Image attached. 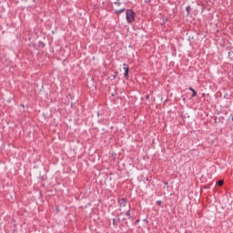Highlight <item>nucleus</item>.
<instances>
[{"label":"nucleus","instance_id":"obj_1","mask_svg":"<svg viewBox=\"0 0 233 233\" xmlns=\"http://www.w3.org/2000/svg\"><path fill=\"white\" fill-rule=\"evenodd\" d=\"M126 19L128 24L134 23L136 21V12L132 9H127L126 11Z\"/></svg>","mask_w":233,"mask_h":233},{"label":"nucleus","instance_id":"obj_2","mask_svg":"<svg viewBox=\"0 0 233 233\" xmlns=\"http://www.w3.org/2000/svg\"><path fill=\"white\" fill-rule=\"evenodd\" d=\"M123 66H124V70H125L124 77H125V79H128V72H129L128 66L126 63H124Z\"/></svg>","mask_w":233,"mask_h":233},{"label":"nucleus","instance_id":"obj_3","mask_svg":"<svg viewBox=\"0 0 233 233\" xmlns=\"http://www.w3.org/2000/svg\"><path fill=\"white\" fill-rule=\"evenodd\" d=\"M127 198H121L119 201H118V205L120 207V208H125V207H127Z\"/></svg>","mask_w":233,"mask_h":233},{"label":"nucleus","instance_id":"obj_4","mask_svg":"<svg viewBox=\"0 0 233 233\" xmlns=\"http://www.w3.org/2000/svg\"><path fill=\"white\" fill-rule=\"evenodd\" d=\"M189 90L192 93L191 97H196L198 96V92H196V89L192 88V86L189 87Z\"/></svg>","mask_w":233,"mask_h":233},{"label":"nucleus","instance_id":"obj_5","mask_svg":"<svg viewBox=\"0 0 233 233\" xmlns=\"http://www.w3.org/2000/svg\"><path fill=\"white\" fill-rule=\"evenodd\" d=\"M112 221L114 227H117V225H119V221H121V218H117V220L116 218H113Z\"/></svg>","mask_w":233,"mask_h":233},{"label":"nucleus","instance_id":"obj_6","mask_svg":"<svg viewBox=\"0 0 233 233\" xmlns=\"http://www.w3.org/2000/svg\"><path fill=\"white\" fill-rule=\"evenodd\" d=\"M126 216L127 217L128 219H130V205H128V209L126 211Z\"/></svg>","mask_w":233,"mask_h":233},{"label":"nucleus","instance_id":"obj_7","mask_svg":"<svg viewBox=\"0 0 233 233\" xmlns=\"http://www.w3.org/2000/svg\"><path fill=\"white\" fill-rule=\"evenodd\" d=\"M38 46H39L40 48H45V46H46V45L45 44V42L39 41V42H38Z\"/></svg>","mask_w":233,"mask_h":233},{"label":"nucleus","instance_id":"obj_8","mask_svg":"<svg viewBox=\"0 0 233 233\" xmlns=\"http://www.w3.org/2000/svg\"><path fill=\"white\" fill-rule=\"evenodd\" d=\"M187 15H190V5L186 7Z\"/></svg>","mask_w":233,"mask_h":233},{"label":"nucleus","instance_id":"obj_9","mask_svg":"<svg viewBox=\"0 0 233 233\" xmlns=\"http://www.w3.org/2000/svg\"><path fill=\"white\" fill-rule=\"evenodd\" d=\"M125 8L119 9V10H116V14H123V12H125Z\"/></svg>","mask_w":233,"mask_h":233},{"label":"nucleus","instance_id":"obj_10","mask_svg":"<svg viewBox=\"0 0 233 233\" xmlns=\"http://www.w3.org/2000/svg\"><path fill=\"white\" fill-rule=\"evenodd\" d=\"M228 57L231 61H233V51L228 52Z\"/></svg>","mask_w":233,"mask_h":233},{"label":"nucleus","instance_id":"obj_11","mask_svg":"<svg viewBox=\"0 0 233 233\" xmlns=\"http://www.w3.org/2000/svg\"><path fill=\"white\" fill-rule=\"evenodd\" d=\"M114 5H116V6H121V2H119V0H116V2H114Z\"/></svg>","mask_w":233,"mask_h":233},{"label":"nucleus","instance_id":"obj_12","mask_svg":"<svg viewBox=\"0 0 233 233\" xmlns=\"http://www.w3.org/2000/svg\"><path fill=\"white\" fill-rule=\"evenodd\" d=\"M218 187H223V180H218Z\"/></svg>","mask_w":233,"mask_h":233},{"label":"nucleus","instance_id":"obj_13","mask_svg":"<svg viewBox=\"0 0 233 233\" xmlns=\"http://www.w3.org/2000/svg\"><path fill=\"white\" fill-rule=\"evenodd\" d=\"M161 203H163L161 200H157V205H161Z\"/></svg>","mask_w":233,"mask_h":233},{"label":"nucleus","instance_id":"obj_14","mask_svg":"<svg viewBox=\"0 0 233 233\" xmlns=\"http://www.w3.org/2000/svg\"><path fill=\"white\" fill-rule=\"evenodd\" d=\"M194 40V36H188V41Z\"/></svg>","mask_w":233,"mask_h":233},{"label":"nucleus","instance_id":"obj_15","mask_svg":"<svg viewBox=\"0 0 233 233\" xmlns=\"http://www.w3.org/2000/svg\"><path fill=\"white\" fill-rule=\"evenodd\" d=\"M164 185L168 187V182H164Z\"/></svg>","mask_w":233,"mask_h":233},{"label":"nucleus","instance_id":"obj_16","mask_svg":"<svg viewBox=\"0 0 233 233\" xmlns=\"http://www.w3.org/2000/svg\"><path fill=\"white\" fill-rule=\"evenodd\" d=\"M146 99H150V96L147 95Z\"/></svg>","mask_w":233,"mask_h":233},{"label":"nucleus","instance_id":"obj_17","mask_svg":"<svg viewBox=\"0 0 233 233\" xmlns=\"http://www.w3.org/2000/svg\"><path fill=\"white\" fill-rule=\"evenodd\" d=\"M120 214H121V216H123V214H125V212L122 211Z\"/></svg>","mask_w":233,"mask_h":233},{"label":"nucleus","instance_id":"obj_18","mask_svg":"<svg viewBox=\"0 0 233 233\" xmlns=\"http://www.w3.org/2000/svg\"><path fill=\"white\" fill-rule=\"evenodd\" d=\"M231 116H232V117H231V121H233V116L231 115Z\"/></svg>","mask_w":233,"mask_h":233},{"label":"nucleus","instance_id":"obj_19","mask_svg":"<svg viewBox=\"0 0 233 233\" xmlns=\"http://www.w3.org/2000/svg\"><path fill=\"white\" fill-rule=\"evenodd\" d=\"M125 219H127V218H122V221H125Z\"/></svg>","mask_w":233,"mask_h":233},{"label":"nucleus","instance_id":"obj_20","mask_svg":"<svg viewBox=\"0 0 233 233\" xmlns=\"http://www.w3.org/2000/svg\"><path fill=\"white\" fill-rule=\"evenodd\" d=\"M136 223H139V220H137Z\"/></svg>","mask_w":233,"mask_h":233},{"label":"nucleus","instance_id":"obj_21","mask_svg":"<svg viewBox=\"0 0 233 233\" xmlns=\"http://www.w3.org/2000/svg\"><path fill=\"white\" fill-rule=\"evenodd\" d=\"M97 116H99V112H97Z\"/></svg>","mask_w":233,"mask_h":233}]
</instances>
